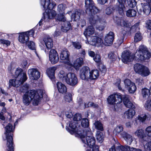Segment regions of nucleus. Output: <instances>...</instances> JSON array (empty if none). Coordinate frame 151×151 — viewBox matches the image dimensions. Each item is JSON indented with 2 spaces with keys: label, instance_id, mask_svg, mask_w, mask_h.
Masks as SVG:
<instances>
[{
  "label": "nucleus",
  "instance_id": "1",
  "mask_svg": "<svg viewBox=\"0 0 151 151\" xmlns=\"http://www.w3.org/2000/svg\"><path fill=\"white\" fill-rule=\"evenodd\" d=\"M150 56V52L145 47L143 46L139 47L135 54L134 57L133 55H131L129 51H127L123 52L122 55V61L124 63L132 61L134 59V57L136 60H143L149 59Z\"/></svg>",
  "mask_w": 151,
  "mask_h": 151
},
{
  "label": "nucleus",
  "instance_id": "2",
  "mask_svg": "<svg viewBox=\"0 0 151 151\" xmlns=\"http://www.w3.org/2000/svg\"><path fill=\"white\" fill-rule=\"evenodd\" d=\"M1 123L5 128V132L3 135V139L7 140L6 150L7 151H14L13 146V134L11 132L14 130V128H13L12 124L8 123L3 121Z\"/></svg>",
  "mask_w": 151,
  "mask_h": 151
},
{
  "label": "nucleus",
  "instance_id": "3",
  "mask_svg": "<svg viewBox=\"0 0 151 151\" xmlns=\"http://www.w3.org/2000/svg\"><path fill=\"white\" fill-rule=\"evenodd\" d=\"M41 5L46 10L45 13L44 14L45 20L52 19L55 16L56 12L52 9L56 5L55 2L51 1V0H42Z\"/></svg>",
  "mask_w": 151,
  "mask_h": 151
},
{
  "label": "nucleus",
  "instance_id": "4",
  "mask_svg": "<svg viewBox=\"0 0 151 151\" xmlns=\"http://www.w3.org/2000/svg\"><path fill=\"white\" fill-rule=\"evenodd\" d=\"M79 136L82 142L87 145L89 147L95 145V139L89 128H87V130L82 133Z\"/></svg>",
  "mask_w": 151,
  "mask_h": 151
},
{
  "label": "nucleus",
  "instance_id": "5",
  "mask_svg": "<svg viewBox=\"0 0 151 151\" xmlns=\"http://www.w3.org/2000/svg\"><path fill=\"white\" fill-rule=\"evenodd\" d=\"M89 21L92 25L96 26V29L99 31L104 30L106 26V23L98 16L94 15L89 18Z\"/></svg>",
  "mask_w": 151,
  "mask_h": 151
},
{
  "label": "nucleus",
  "instance_id": "6",
  "mask_svg": "<svg viewBox=\"0 0 151 151\" xmlns=\"http://www.w3.org/2000/svg\"><path fill=\"white\" fill-rule=\"evenodd\" d=\"M44 91L39 89L37 91L35 90H31L29 91V97L32 101L34 105H37L40 102V99L42 97Z\"/></svg>",
  "mask_w": 151,
  "mask_h": 151
},
{
  "label": "nucleus",
  "instance_id": "7",
  "mask_svg": "<svg viewBox=\"0 0 151 151\" xmlns=\"http://www.w3.org/2000/svg\"><path fill=\"white\" fill-rule=\"evenodd\" d=\"M85 4L86 13L92 16L100 12L92 0H85Z\"/></svg>",
  "mask_w": 151,
  "mask_h": 151
},
{
  "label": "nucleus",
  "instance_id": "8",
  "mask_svg": "<svg viewBox=\"0 0 151 151\" xmlns=\"http://www.w3.org/2000/svg\"><path fill=\"white\" fill-rule=\"evenodd\" d=\"M134 69L136 73L142 76H147L150 73L149 69L147 67L137 63L134 65Z\"/></svg>",
  "mask_w": 151,
  "mask_h": 151
},
{
  "label": "nucleus",
  "instance_id": "9",
  "mask_svg": "<svg viewBox=\"0 0 151 151\" xmlns=\"http://www.w3.org/2000/svg\"><path fill=\"white\" fill-rule=\"evenodd\" d=\"M107 99L109 104L117 106L122 102V97L119 94H114L109 96Z\"/></svg>",
  "mask_w": 151,
  "mask_h": 151
},
{
  "label": "nucleus",
  "instance_id": "10",
  "mask_svg": "<svg viewBox=\"0 0 151 151\" xmlns=\"http://www.w3.org/2000/svg\"><path fill=\"white\" fill-rule=\"evenodd\" d=\"M86 43L97 47L102 46L104 44L103 40L101 38L95 36H91L90 40L86 42Z\"/></svg>",
  "mask_w": 151,
  "mask_h": 151
},
{
  "label": "nucleus",
  "instance_id": "11",
  "mask_svg": "<svg viewBox=\"0 0 151 151\" xmlns=\"http://www.w3.org/2000/svg\"><path fill=\"white\" fill-rule=\"evenodd\" d=\"M78 78L76 75L74 73L70 72L65 81L68 84L73 86L78 83Z\"/></svg>",
  "mask_w": 151,
  "mask_h": 151
},
{
  "label": "nucleus",
  "instance_id": "12",
  "mask_svg": "<svg viewBox=\"0 0 151 151\" xmlns=\"http://www.w3.org/2000/svg\"><path fill=\"white\" fill-rule=\"evenodd\" d=\"M69 56L70 53L67 50H63L60 51V59L63 60V62L67 65H70Z\"/></svg>",
  "mask_w": 151,
  "mask_h": 151
},
{
  "label": "nucleus",
  "instance_id": "13",
  "mask_svg": "<svg viewBox=\"0 0 151 151\" xmlns=\"http://www.w3.org/2000/svg\"><path fill=\"white\" fill-rule=\"evenodd\" d=\"M14 76L17 79L20 80L23 83L27 79L26 73L23 72L22 69L19 68H17L16 70Z\"/></svg>",
  "mask_w": 151,
  "mask_h": 151
},
{
  "label": "nucleus",
  "instance_id": "14",
  "mask_svg": "<svg viewBox=\"0 0 151 151\" xmlns=\"http://www.w3.org/2000/svg\"><path fill=\"white\" fill-rule=\"evenodd\" d=\"M90 70L89 67L83 66L80 70V77L82 80H87L89 79Z\"/></svg>",
  "mask_w": 151,
  "mask_h": 151
},
{
  "label": "nucleus",
  "instance_id": "15",
  "mask_svg": "<svg viewBox=\"0 0 151 151\" xmlns=\"http://www.w3.org/2000/svg\"><path fill=\"white\" fill-rule=\"evenodd\" d=\"M29 72V77L32 83L34 82L35 81L37 80L40 77V73L36 69H30Z\"/></svg>",
  "mask_w": 151,
  "mask_h": 151
},
{
  "label": "nucleus",
  "instance_id": "16",
  "mask_svg": "<svg viewBox=\"0 0 151 151\" xmlns=\"http://www.w3.org/2000/svg\"><path fill=\"white\" fill-rule=\"evenodd\" d=\"M19 41L21 43L27 45L28 42V31L19 33H18Z\"/></svg>",
  "mask_w": 151,
  "mask_h": 151
},
{
  "label": "nucleus",
  "instance_id": "17",
  "mask_svg": "<svg viewBox=\"0 0 151 151\" xmlns=\"http://www.w3.org/2000/svg\"><path fill=\"white\" fill-rule=\"evenodd\" d=\"M78 123L74 122H70L69 124V126L71 129V130L69 131V132L71 134L76 133L79 136L82 133L81 131L80 128H78L77 127Z\"/></svg>",
  "mask_w": 151,
  "mask_h": 151
},
{
  "label": "nucleus",
  "instance_id": "18",
  "mask_svg": "<svg viewBox=\"0 0 151 151\" xmlns=\"http://www.w3.org/2000/svg\"><path fill=\"white\" fill-rule=\"evenodd\" d=\"M114 39V33L112 32H110L105 36L104 44L105 45L109 46L111 45Z\"/></svg>",
  "mask_w": 151,
  "mask_h": 151
},
{
  "label": "nucleus",
  "instance_id": "19",
  "mask_svg": "<svg viewBox=\"0 0 151 151\" xmlns=\"http://www.w3.org/2000/svg\"><path fill=\"white\" fill-rule=\"evenodd\" d=\"M49 59L51 63L55 64L59 60V57L57 52L54 49H51L49 53Z\"/></svg>",
  "mask_w": 151,
  "mask_h": 151
},
{
  "label": "nucleus",
  "instance_id": "20",
  "mask_svg": "<svg viewBox=\"0 0 151 151\" xmlns=\"http://www.w3.org/2000/svg\"><path fill=\"white\" fill-rule=\"evenodd\" d=\"M83 59L82 58H78L74 61L73 64L70 62V65H68L70 67H73L76 70H78L83 65Z\"/></svg>",
  "mask_w": 151,
  "mask_h": 151
},
{
  "label": "nucleus",
  "instance_id": "21",
  "mask_svg": "<svg viewBox=\"0 0 151 151\" xmlns=\"http://www.w3.org/2000/svg\"><path fill=\"white\" fill-rule=\"evenodd\" d=\"M134 134L135 136L142 140L145 141L147 140V137L145 134L144 130L142 129H137L134 132Z\"/></svg>",
  "mask_w": 151,
  "mask_h": 151
},
{
  "label": "nucleus",
  "instance_id": "22",
  "mask_svg": "<svg viewBox=\"0 0 151 151\" xmlns=\"http://www.w3.org/2000/svg\"><path fill=\"white\" fill-rule=\"evenodd\" d=\"M121 135L126 141L128 144L130 145L133 141L134 138L131 135L124 132L122 133Z\"/></svg>",
  "mask_w": 151,
  "mask_h": 151
},
{
  "label": "nucleus",
  "instance_id": "23",
  "mask_svg": "<svg viewBox=\"0 0 151 151\" xmlns=\"http://www.w3.org/2000/svg\"><path fill=\"white\" fill-rule=\"evenodd\" d=\"M23 83L22 81L20 80H18L17 78L15 79H11L9 80V88H11L12 86L18 87Z\"/></svg>",
  "mask_w": 151,
  "mask_h": 151
},
{
  "label": "nucleus",
  "instance_id": "24",
  "mask_svg": "<svg viewBox=\"0 0 151 151\" xmlns=\"http://www.w3.org/2000/svg\"><path fill=\"white\" fill-rule=\"evenodd\" d=\"M43 41L47 49H50L53 47V43L52 40L50 37H45L44 38Z\"/></svg>",
  "mask_w": 151,
  "mask_h": 151
},
{
  "label": "nucleus",
  "instance_id": "25",
  "mask_svg": "<svg viewBox=\"0 0 151 151\" xmlns=\"http://www.w3.org/2000/svg\"><path fill=\"white\" fill-rule=\"evenodd\" d=\"M114 20L115 22L118 25H120L122 27H127V22L123 18H119L116 16L114 17Z\"/></svg>",
  "mask_w": 151,
  "mask_h": 151
},
{
  "label": "nucleus",
  "instance_id": "26",
  "mask_svg": "<svg viewBox=\"0 0 151 151\" xmlns=\"http://www.w3.org/2000/svg\"><path fill=\"white\" fill-rule=\"evenodd\" d=\"M135 114V110L132 109H130L126 111L124 114L125 118L132 119Z\"/></svg>",
  "mask_w": 151,
  "mask_h": 151
},
{
  "label": "nucleus",
  "instance_id": "27",
  "mask_svg": "<svg viewBox=\"0 0 151 151\" xmlns=\"http://www.w3.org/2000/svg\"><path fill=\"white\" fill-rule=\"evenodd\" d=\"M56 67H52L48 68L47 70L46 73L48 76L50 78L52 79L54 77L55 71L57 70Z\"/></svg>",
  "mask_w": 151,
  "mask_h": 151
},
{
  "label": "nucleus",
  "instance_id": "28",
  "mask_svg": "<svg viewBox=\"0 0 151 151\" xmlns=\"http://www.w3.org/2000/svg\"><path fill=\"white\" fill-rule=\"evenodd\" d=\"M128 96H126L124 99L123 102L126 107L128 108H134V106L133 104L129 101Z\"/></svg>",
  "mask_w": 151,
  "mask_h": 151
},
{
  "label": "nucleus",
  "instance_id": "29",
  "mask_svg": "<svg viewBox=\"0 0 151 151\" xmlns=\"http://www.w3.org/2000/svg\"><path fill=\"white\" fill-rule=\"evenodd\" d=\"M57 85L58 91L60 93H63L66 92L67 88L64 84L61 82H58Z\"/></svg>",
  "mask_w": 151,
  "mask_h": 151
},
{
  "label": "nucleus",
  "instance_id": "30",
  "mask_svg": "<svg viewBox=\"0 0 151 151\" xmlns=\"http://www.w3.org/2000/svg\"><path fill=\"white\" fill-rule=\"evenodd\" d=\"M89 79L91 80L96 79L99 76V71L97 70L90 71Z\"/></svg>",
  "mask_w": 151,
  "mask_h": 151
},
{
  "label": "nucleus",
  "instance_id": "31",
  "mask_svg": "<svg viewBox=\"0 0 151 151\" xmlns=\"http://www.w3.org/2000/svg\"><path fill=\"white\" fill-rule=\"evenodd\" d=\"M94 29L92 26H88L86 29L83 34L85 36H89L93 34L94 33Z\"/></svg>",
  "mask_w": 151,
  "mask_h": 151
},
{
  "label": "nucleus",
  "instance_id": "32",
  "mask_svg": "<svg viewBox=\"0 0 151 151\" xmlns=\"http://www.w3.org/2000/svg\"><path fill=\"white\" fill-rule=\"evenodd\" d=\"M68 73H67L63 70H60L58 74V77L61 80L65 82L67 78Z\"/></svg>",
  "mask_w": 151,
  "mask_h": 151
},
{
  "label": "nucleus",
  "instance_id": "33",
  "mask_svg": "<svg viewBox=\"0 0 151 151\" xmlns=\"http://www.w3.org/2000/svg\"><path fill=\"white\" fill-rule=\"evenodd\" d=\"M150 4L144 3L142 6L143 12L147 15L149 14L151 11V8Z\"/></svg>",
  "mask_w": 151,
  "mask_h": 151
},
{
  "label": "nucleus",
  "instance_id": "34",
  "mask_svg": "<svg viewBox=\"0 0 151 151\" xmlns=\"http://www.w3.org/2000/svg\"><path fill=\"white\" fill-rule=\"evenodd\" d=\"M141 93L143 98L146 99L148 98L150 95V89L146 88H142L141 90Z\"/></svg>",
  "mask_w": 151,
  "mask_h": 151
},
{
  "label": "nucleus",
  "instance_id": "35",
  "mask_svg": "<svg viewBox=\"0 0 151 151\" xmlns=\"http://www.w3.org/2000/svg\"><path fill=\"white\" fill-rule=\"evenodd\" d=\"M115 9L120 15L122 16L124 15V11L125 9L124 4H119V5L116 7Z\"/></svg>",
  "mask_w": 151,
  "mask_h": 151
},
{
  "label": "nucleus",
  "instance_id": "36",
  "mask_svg": "<svg viewBox=\"0 0 151 151\" xmlns=\"http://www.w3.org/2000/svg\"><path fill=\"white\" fill-rule=\"evenodd\" d=\"M70 22L68 21H65L64 22L63 25L62 26L61 29L62 31L66 32L70 29Z\"/></svg>",
  "mask_w": 151,
  "mask_h": 151
},
{
  "label": "nucleus",
  "instance_id": "37",
  "mask_svg": "<svg viewBox=\"0 0 151 151\" xmlns=\"http://www.w3.org/2000/svg\"><path fill=\"white\" fill-rule=\"evenodd\" d=\"M81 124L83 127L86 128L85 129H84L81 130V133H83V131L85 132L87 130V129L88 128L89 122L88 120L86 118L83 119L82 120Z\"/></svg>",
  "mask_w": 151,
  "mask_h": 151
},
{
  "label": "nucleus",
  "instance_id": "38",
  "mask_svg": "<svg viewBox=\"0 0 151 151\" xmlns=\"http://www.w3.org/2000/svg\"><path fill=\"white\" fill-rule=\"evenodd\" d=\"M26 90L23 96V102L24 105L28 106V88H25Z\"/></svg>",
  "mask_w": 151,
  "mask_h": 151
},
{
  "label": "nucleus",
  "instance_id": "39",
  "mask_svg": "<svg viewBox=\"0 0 151 151\" xmlns=\"http://www.w3.org/2000/svg\"><path fill=\"white\" fill-rule=\"evenodd\" d=\"M104 136L103 133L100 131L97 132L96 137L97 141L101 143L104 140Z\"/></svg>",
  "mask_w": 151,
  "mask_h": 151
},
{
  "label": "nucleus",
  "instance_id": "40",
  "mask_svg": "<svg viewBox=\"0 0 151 151\" xmlns=\"http://www.w3.org/2000/svg\"><path fill=\"white\" fill-rule=\"evenodd\" d=\"M66 8V5L64 4L59 5L57 7V11L60 14H64V10Z\"/></svg>",
  "mask_w": 151,
  "mask_h": 151
},
{
  "label": "nucleus",
  "instance_id": "41",
  "mask_svg": "<svg viewBox=\"0 0 151 151\" xmlns=\"http://www.w3.org/2000/svg\"><path fill=\"white\" fill-rule=\"evenodd\" d=\"M81 13L80 12L77 11L73 13L71 16V18L74 21H76L78 20L80 18V16Z\"/></svg>",
  "mask_w": 151,
  "mask_h": 151
},
{
  "label": "nucleus",
  "instance_id": "42",
  "mask_svg": "<svg viewBox=\"0 0 151 151\" xmlns=\"http://www.w3.org/2000/svg\"><path fill=\"white\" fill-rule=\"evenodd\" d=\"M136 11L133 9H129L126 12V15L128 17H134L136 16Z\"/></svg>",
  "mask_w": 151,
  "mask_h": 151
},
{
  "label": "nucleus",
  "instance_id": "43",
  "mask_svg": "<svg viewBox=\"0 0 151 151\" xmlns=\"http://www.w3.org/2000/svg\"><path fill=\"white\" fill-rule=\"evenodd\" d=\"M123 128L122 125L117 126L114 129L113 132L115 135L119 134L123 131Z\"/></svg>",
  "mask_w": 151,
  "mask_h": 151
},
{
  "label": "nucleus",
  "instance_id": "44",
  "mask_svg": "<svg viewBox=\"0 0 151 151\" xmlns=\"http://www.w3.org/2000/svg\"><path fill=\"white\" fill-rule=\"evenodd\" d=\"M29 48L33 51L38 56V55L36 51V47L35 43L32 41H30L29 42Z\"/></svg>",
  "mask_w": 151,
  "mask_h": 151
},
{
  "label": "nucleus",
  "instance_id": "45",
  "mask_svg": "<svg viewBox=\"0 0 151 151\" xmlns=\"http://www.w3.org/2000/svg\"><path fill=\"white\" fill-rule=\"evenodd\" d=\"M129 146L126 145L125 146H118L116 148V151H129Z\"/></svg>",
  "mask_w": 151,
  "mask_h": 151
},
{
  "label": "nucleus",
  "instance_id": "46",
  "mask_svg": "<svg viewBox=\"0 0 151 151\" xmlns=\"http://www.w3.org/2000/svg\"><path fill=\"white\" fill-rule=\"evenodd\" d=\"M95 127L96 129L101 131L103 130L102 125L101 123L99 121H96L94 123Z\"/></svg>",
  "mask_w": 151,
  "mask_h": 151
},
{
  "label": "nucleus",
  "instance_id": "47",
  "mask_svg": "<svg viewBox=\"0 0 151 151\" xmlns=\"http://www.w3.org/2000/svg\"><path fill=\"white\" fill-rule=\"evenodd\" d=\"M144 106L147 110L151 111V100H147L144 104Z\"/></svg>",
  "mask_w": 151,
  "mask_h": 151
},
{
  "label": "nucleus",
  "instance_id": "48",
  "mask_svg": "<svg viewBox=\"0 0 151 151\" xmlns=\"http://www.w3.org/2000/svg\"><path fill=\"white\" fill-rule=\"evenodd\" d=\"M136 89L137 88L136 86L135 83H132V86H130L127 89L130 93H133L135 92L136 90Z\"/></svg>",
  "mask_w": 151,
  "mask_h": 151
},
{
  "label": "nucleus",
  "instance_id": "49",
  "mask_svg": "<svg viewBox=\"0 0 151 151\" xmlns=\"http://www.w3.org/2000/svg\"><path fill=\"white\" fill-rule=\"evenodd\" d=\"M145 130V134L147 137V139H148V137L151 138V126H149L146 128Z\"/></svg>",
  "mask_w": 151,
  "mask_h": 151
},
{
  "label": "nucleus",
  "instance_id": "50",
  "mask_svg": "<svg viewBox=\"0 0 151 151\" xmlns=\"http://www.w3.org/2000/svg\"><path fill=\"white\" fill-rule=\"evenodd\" d=\"M65 102L70 103L72 100V95L70 93H68L65 97Z\"/></svg>",
  "mask_w": 151,
  "mask_h": 151
},
{
  "label": "nucleus",
  "instance_id": "51",
  "mask_svg": "<svg viewBox=\"0 0 151 151\" xmlns=\"http://www.w3.org/2000/svg\"><path fill=\"white\" fill-rule=\"evenodd\" d=\"M134 83L132 82L129 79H126L124 81V83L125 84V87L127 89L130 86H132V83Z\"/></svg>",
  "mask_w": 151,
  "mask_h": 151
},
{
  "label": "nucleus",
  "instance_id": "52",
  "mask_svg": "<svg viewBox=\"0 0 151 151\" xmlns=\"http://www.w3.org/2000/svg\"><path fill=\"white\" fill-rule=\"evenodd\" d=\"M147 118V116L146 114H144L139 116L136 118V120H138L140 122H143Z\"/></svg>",
  "mask_w": 151,
  "mask_h": 151
},
{
  "label": "nucleus",
  "instance_id": "53",
  "mask_svg": "<svg viewBox=\"0 0 151 151\" xmlns=\"http://www.w3.org/2000/svg\"><path fill=\"white\" fill-rule=\"evenodd\" d=\"M127 1L130 7H133L136 5V2L135 0H127Z\"/></svg>",
  "mask_w": 151,
  "mask_h": 151
},
{
  "label": "nucleus",
  "instance_id": "54",
  "mask_svg": "<svg viewBox=\"0 0 151 151\" xmlns=\"http://www.w3.org/2000/svg\"><path fill=\"white\" fill-rule=\"evenodd\" d=\"M86 151H99L98 146L94 145L93 146L89 147L86 150Z\"/></svg>",
  "mask_w": 151,
  "mask_h": 151
},
{
  "label": "nucleus",
  "instance_id": "55",
  "mask_svg": "<svg viewBox=\"0 0 151 151\" xmlns=\"http://www.w3.org/2000/svg\"><path fill=\"white\" fill-rule=\"evenodd\" d=\"M142 39V37L140 33H137L135 34L134 39L135 42H138L140 41Z\"/></svg>",
  "mask_w": 151,
  "mask_h": 151
},
{
  "label": "nucleus",
  "instance_id": "56",
  "mask_svg": "<svg viewBox=\"0 0 151 151\" xmlns=\"http://www.w3.org/2000/svg\"><path fill=\"white\" fill-rule=\"evenodd\" d=\"M124 35H122L121 36H118V38L117 40V44L118 46H120L124 41Z\"/></svg>",
  "mask_w": 151,
  "mask_h": 151
},
{
  "label": "nucleus",
  "instance_id": "57",
  "mask_svg": "<svg viewBox=\"0 0 151 151\" xmlns=\"http://www.w3.org/2000/svg\"><path fill=\"white\" fill-rule=\"evenodd\" d=\"M6 110L5 108L3 107L1 112L0 113V119L2 121H4L5 119L4 114L6 112Z\"/></svg>",
  "mask_w": 151,
  "mask_h": 151
},
{
  "label": "nucleus",
  "instance_id": "58",
  "mask_svg": "<svg viewBox=\"0 0 151 151\" xmlns=\"http://www.w3.org/2000/svg\"><path fill=\"white\" fill-rule=\"evenodd\" d=\"M84 106L86 108L90 106L97 107L98 106V105L97 104H94L93 102H89L87 104H85Z\"/></svg>",
  "mask_w": 151,
  "mask_h": 151
},
{
  "label": "nucleus",
  "instance_id": "59",
  "mask_svg": "<svg viewBox=\"0 0 151 151\" xmlns=\"http://www.w3.org/2000/svg\"><path fill=\"white\" fill-rule=\"evenodd\" d=\"M139 24L138 23H137L135 24L131 27V30L132 32L138 31L139 29Z\"/></svg>",
  "mask_w": 151,
  "mask_h": 151
},
{
  "label": "nucleus",
  "instance_id": "60",
  "mask_svg": "<svg viewBox=\"0 0 151 151\" xmlns=\"http://www.w3.org/2000/svg\"><path fill=\"white\" fill-rule=\"evenodd\" d=\"M144 148L145 149V151L151 150V141L148 142L144 146Z\"/></svg>",
  "mask_w": 151,
  "mask_h": 151
},
{
  "label": "nucleus",
  "instance_id": "61",
  "mask_svg": "<svg viewBox=\"0 0 151 151\" xmlns=\"http://www.w3.org/2000/svg\"><path fill=\"white\" fill-rule=\"evenodd\" d=\"M0 42L1 44L3 45H5L6 46H9L10 45V42L8 40L4 39H0Z\"/></svg>",
  "mask_w": 151,
  "mask_h": 151
},
{
  "label": "nucleus",
  "instance_id": "62",
  "mask_svg": "<svg viewBox=\"0 0 151 151\" xmlns=\"http://www.w3.org/2000/svg\"><path fill=\"white\" fill-rule=\"evenodd\" d=\"M81 119V115L79 114H76L74 116L73 119L75 121H78Z\"/></svg>",
  "mask_w": 151,
  "mask_h": 151
},
{
  "label": "nucleus",
  "instance_id": "63",
  "mask_svg": "<svg viewBox=\"0 0 151 151\" xmlns=\"http://www.w3.org/2000/svg\"><path fill=\"white\" fill-rule=\"evenodd\" d=\"M58 18V20L59 21H62L64 22L66 21V19L64 16V14H60Z\"/></svg>",
  "mask_w": 151,
  "mask_h": 151
},
{
  "label": "nucleus",
  "instance_id": "64",
  "mask_svg": "<svg viewBox=\"0 0 151 151\" xmlns=\"http://www.w3.org/2000/svg\"><path fill=\"white\" fill-rule=\"evenodd\" d=\"M93 60L95 62L99 63L101 61V58L100 56L99 55L96 54L93 57Z\"/></svg>",
  "mask_w": 151,
  "mask_h": 151
}]
</instances>
